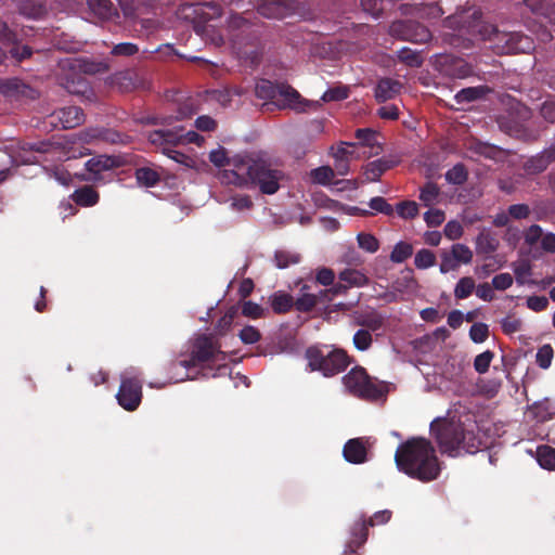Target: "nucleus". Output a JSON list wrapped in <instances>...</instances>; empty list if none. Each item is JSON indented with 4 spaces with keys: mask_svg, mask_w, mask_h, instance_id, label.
<instances>
[{
    "mask_svg": "<svg viewBox=\"0 0 555 555\" xmlns=\"http://www.w3.org/2000/svg\"><path fill=\"white\" fill-rule=\"evenodd\" d=\"M220 178L222 182L258 188L262 194L272 195L280 190L284 172L260 155H247L235 159L233 168L223 170Z\"/></svg>",
    "mask_w": 555,
    "mask_h": 555,
    "instance_id": "f257e3e1",
    "label": "nucleus"
},
{
    "mask_svg": "<svg viewBox=\"0 0 555 555\" xmlns=\"http://www.w3.org/2000/svg\"><path fill=\"white\" fill-rule=\"evenodd\" d=\"M395 463L399 472L422 482L434 481L441 473L436 449L424 437H412L401 442L395 453Z\"/></svg>",
    "mask_w": 555,
    "mask_h": 555,
    "instance_id": "f03ea898",
    "label": "nucleus"
},
{
    "mask_svg": "<svg viewBox=\"0 0 555 555\" xmlns=\"http://www.w3.org/2000/svg\"><path fill=\"white\" fill-rule=\"evenodd\" d=\"M430 434L441 452L450 456H457L462 451L474 454L481 447V439L460 422L434 421L430 424Z\"/></svg>",
    "mask_w": 555,
    "mask_h": 555,
    "instance_id": "7ed1b4c3",
    "label": "nucleus"
},
{
    "mask_svg": "<svg viewBox=\"0 0 555 555\" xmlns=\"http://www.w3.org/2000/svg\"><path fill=\"white\" fill-rule=\"evenodd\" d=\"M255 95L269 101L280 108L291 107L298 112H306L308 103L301 100L299 92L287 83H274L268 79H259L255 86Z\"/></svg>",
    "mask_w": 555,
    "mask_h": 555,
    "instance_id": "20e7f679",
    "label": "nucleus"
},
{
    "mask_svg": "<svg viewBox=\"0 0 555 555\" xmlns=\"http://www.w3.org/2000/svg\"><path fill=\"white\" fill-rule=\"evenodd\" d=\"M343 383L352 396L366 401H377L385 398L388 392L384 382L372 378L360 365L352 367L343 377Z\"/></svg>",
    "mask_w": 555,
    "mask_h": 555,
    "instance_id": "39448f33",
    "label": "nucleus"
},
{
    "mask_svg": "<svg viewBox=\"0 0 555 555\" xmlns=\"http://www.w3.org/2000/svg\"><path fill=\"white\" fill-rule=\"evenodd\" d=\"M306 358L311 371H319L325 377L344 372L352 361V358L341 348H334L325 352L318 346L309 347L306 350Z\"/></svg>",
    "mask_w": 555,
    "mask_h": 555,
    "instance_id": "423d86ee",
    "label": "nucleus"
},
{
    "mask_svg": "<svg viewBox=\"0 0 555 555\" xmlns=\"http://www.w3.org/2000/svg\"><path fill=\"white\" fill-rule=\"evenodd\" d=\"M224 359L225 354L221 351L219 341L211 335L201 334L196 336L192 343L190 359L172 362L171 369H176L177 366L190 369L206 362Z\"/></svg>",
    "mask_w": 555,
    "mask_h": 555,
    "instance_id": "0eeeda50",
    "label": "nucleus"
},
{
    "mask_svg": "<svg viewBox=\"0 0 555 555\" xmlns=\"http://www.w3.org/2000/svg\"><path fill=\"white\" fill-rule=\"evenodd\" d=\"M479 33L483 40L492 43V48L498 54L527 53L533 49L531 38H520L518 47H508V40L512 38L509 31L500 30L494 25H482Z\"/></svg>",
    "mask_w": 555,
    "mask_h": 555,
    "instance_id": "6e6552de",
    "label": "nucleus"
},
{
    "mask_svg": "<svg viewBox=\"0 0 555 555\" xmlns=\"http://www.w3.org/2000/svg\"><path fill=\"white\" fill-rule=\"evenodd\" d=\"M389 35L401 41L415 44L427 43L431 40V31L423 24L414 20H397L389 25Z\"/></svg>",
    "mask_w": 555,
    "mask_h": 555,
    "instance_id": "1a4fd4ad",
    "label": "nucleus"
},
{
    "mask_svg": "<svg viewBox=\"0 0 555 555\" xmlns=\"http://www.w3.org/2000/svg\"><path fill=\"white\" fill-rule=\"evenodd\" d=\"M126 165V160L122 156L116 155H98L90 159H88L85 164V168L88 171L89 176L86 178L88 181H92L94 183L105 184L112 178L107 179V172H111L113 169L124 167Z\"/></svg>",
    "mask_w": 555,
    "mask_h": 555,
    "instance_id": "9d476101",
    "label": "nucleus"
},
{
    "mask_svg": "<svg viewBox=\"0 0 555 555\" xmlns=\"http://www.w3.org/2000/svg\"><path fill=\"white\" fill-rule=\"evenodd\" d=\"M434 65L442 76L452 79H465L474 74L469 63L453 54L437 55Z\"/></svg>",
    "mask_w": 555,
    "mask_h": 555,
    "instance_id": "9b49d317",
    "label": "nucleus"
},
{
    "mask_svg": "<svg viewBox=\"0 0 555 555\" xmlns=\"http://www.w3.org/2000/svg\"><path fill=\"white\" fill-rule=\"evenodd\" d=\"M116 399L126 411H135L142 401V382L138 377L122 376Z\"/></svg>",
    "mask_w": 555,
    "mask_h": 555,
    "instance_id": "f8f14e48",
    "label": "nucleus"
},
{
    "mask_svg": "<svg viewBox=\"0 0 555 555\" xmlns=\"http://www.w3.org/2000/svg\"><path fill=\"white\" fill-rule=\"evenodd\" d=\"M498 124L501 131L528 144L534 143L541 138L540 130L530 128L511 116H501Z\"/></svg>",
    "mask_w": 555,
    "mask_h": 555,
    "instance_id": "ddd939ff",
    "label": "nucleus"
},
{
    "mask_svg": "<svg viewBox=\"0 0 555 555\" xmlns=\"http://www.w3.org/2000/svg\"><path fill=\"white\" fill-rule=\"evenodd\" d=\"M440 272L448 273L450 271L457 270L462 263H470L473 260V251L468 246L456 243L452 245L450 250H442L440 253Z\"/></svg>",
    "mask_w": 555,
    "mask_h": 555,
    "instance_id": "4468645a",
    "label": "nucleus"
},
{
    "mask_svg": "<svg viewBox=\"0 0 555 555\" xmlns=\"http://www.w3.org/2000/svg\"><path fill=\"white\" fill-rule=\"evenodd\" d=\"M48 121L54 128L73 129L83 124L85 113L79 106H65L50 114Z\"/></svg>",
    "mask_w": 555,
    "mask_h": 555,
    "instance_id": "2eb2a0df",
    "label": "nucleus"
},
{
    "mask_svg": "<svg viewBox=\"0 0 555 555\" xmlns=\"http://www.w3.org/2000/svg\"><path fill=\"white\" fill-rule=\"evenodd\" d=\"M0 93L5 96H24L33 100L38 96L36 89L16 77L0 78Z\"/></svg>",
    "mask_w": 555,
    "mask_h": 555,
    "instance_id": "dca6fc26",
    "label": "nucleus"
},
{
    "mask_svg": "<svg viewBox=\"0 0 555 555\" xmlns=\"http://www.w3.org/2000/svg\"><path fill=\"white\" fill-rule=\"evenodd\" d=\"M344 459L351 464H363L367 461V447L364 438L349 439L343 448Z\"/></svg>",
    "mask_w": 555,
    "mask_h": 555,
    "instance_id": "f3484780",
    "label": "nucleus"
},
{
    "mask_svg": "<svg viewBox=\"0 0 555 555\" xmlns=\"http://www.w3.org/2000/svg\"><path fill=\"white\" fill-rule=\"evenodd\" d=\"M182 129H158L150 132L149 141L155 146L162 147L165 146L175 147L180 144L184 138L181 133Z\"/></svg>",
    "mask_w": 555,
    "mask_h": 555,
    "instance_id": "a211bd4d",
    "label": "nucleus"
},
{
    "mask_svg": "<svg viewBox=\"0 0 555 555\" xmlns=\"http://www.w3.org/2000/svg\"><path fill=\"white\" fill-rule=\"evenodd\" d=\"M400 160L392 157H382L376 160L370 162L364 167V176L366 181L375 182L378 181L384 172L395 168L399 165Z\"/></svg>",
    "mask_w": 555,
    "mask_h": 555,
    "instance_id": "6ab92c4d",
    "label": "nucleus"
},
{
    "mask_svg": "<svg viewBox=\"0 0 555 555\" xmlns=\"http://www.w3.org/2000/svg\"><path fill=\"white\" fill-rule=\"evenodd\" d=\"M369 527L370 526L364 518H361L353 524L351 527V539L346 545L344 551L345 554L349 555L351 553H356L357 550L366 542L369 537Z\"/></svg>",
    "mask_w": 555,
    "mask_h": 555,
    "instance_id": "aec40b11",
    "label": "nucleus"
},
{
    "mask_svg": "<svg viewBox=\"0 0 555 555\" xmlns=\"http://www.w3.org/2000/svg\"><path fill=\"white\" fill-rule=\"evenodd\" d=\"M289 9L287 0H262L257 5L258 13L267 18H283Z\"/></svg>",
    "mask_w": 555,
    "mask_h": 555,
    "instance_id": "412c9836",
    "label": "nucleus"
},
{
    "mask_svg": "<svg viewBox=\"0 0 555 555\" xmlns=\"http://www.w3.org/2000/svg\"><path fill=\"white\" fill-rule=\"evenodd\" d=\"M402 89V83L392 78H382L375 87V99L378 103L396 98Z\"/></svg>",
    "mask_w": 555,
    "mask_h": 555,
    "instance_id": "4be33fe9",
    "label": "nucleus"
},
{
    "mask_svg": "<svg viewBox=\"0 0 555 555\" xmlns=\"http://www.w3.org/2000/svg\"><path fill=\"white\" fill-rule=\"evenodd\" d=\"M253 24L238 14H232L227 21L228 36L234 43H238L244 33H250Z\"/></svg>",
    "mask_w": 555,
    "mask_h": 555,
    "instance_id": "5701e85b",
    "label": "nucleus"
},
{
    "mask_svg": "<svg viewBox=\"0 0 555 555\" xmlns=\"http://www.w3.org/2000/svg\"><path fill=\"white\" fill-rule=\"evenodd\" d=\"M17 5L20 14L28 18H41L47 9L41 0H11Z\"/></svg>",
    "mask_w": 555,
    "mask_h": 555,
    "instance_id": "b1692460",
    "label": "nucleus"
},
{
    "mask_svg": "<svg viewBox=\"0 0 555 555\" xmlns=\"http://www.w3.org/2000/svg\"><path fill=\"white\" fill-rule=\"evenodd\" d=\"M72 199L81 207H92L99 203L100 194L91 185H83L74 191Z\"/></svg>",
    "mask_w": 555,
    "mask_h": 555,
    "instance_id": "393cba45",
    "label": "nucleus"
},
{
    "mask_svg": "<svg viewBox=\"0 0 555 555\" xmlns=\"http://www.w3.org/2000/svg\"><path fill=\"white\" fill-rule=\"evenodd\" d=\"M193 13L199 22L208 23L222 15V8L217 2H203L194 5Z\"/></svg>",
    "mask_w": 555,
    "mask_h": 555,
    "instance_id": "a878e982",
    "label": "nucleus"
},
{
    "mask_svg": "<svg viewBox=\"0 0 555 555\" xmlns=\"http://www.w3.org/2000/svg\"><path fill=\"white\" fill-rule=\"evenodd\" d=\"M499 240L488 229H482L476 237V251L479 255H489L499 247Z\"/></svg>",
    "mask_w": 555,
    "mask_h": 555,
    "instance_id": "bb28decb",
    "label": "nucleus"
},
{
    "mask_svg": "<svg viewBox=\"0 0 555 555\" xmlns=\"http://www.w3.org/2000/svg\"><path fill=\"white\" fill-rule=\"evenodd\" d=\"M90 12L101 21H108L117 15L111 0H86Z\"/></svg>",
    "mask_w": 555,
    "mask_h": 555,
    "instance_id": "cd10ccee",
    "label": "nucleus"
},
{
    "mask_svg": "<svg viewBox=\"0 0 555 555\" xmlns=\"http://www.w3.org/2000/svg\"><path fill=\"white\" fill-rule=\"evenodd\" d=\"M491 89L488 86H476L463 88L456 92L454 100L457 104H466L480 99H483Z\"/></svg>",
    "mask_w": 555,
    "mask_h": 555,
    "instance_id": "c85d7f7f",
    "label": "nucleus"
},
{
    "mask_svg": "<svg viewBox=\"0 0 555 555\" xmlns=\"http://www.w3.org/2000/svg\"><path fill=\"white\" fill-rule=\"evenodd\" d=\"M137 182L145 188L156 186L162 179L160 172L151 166L138 167L134 171Z\"/></svg>",
    "mask_w": 555,
    "mask_h": 555,
    "instance_id": "c756f323",
    "label": "nucleus"
},
{
    "mask_svg": "<svg viewBox=\"0 0 555 555\" xmlns=\"http://www.w3.org/2000/svg\"><path fill=\"white\" fill-rule=\"evenodd\" d=\"M338 279L351 287H362L369 284V278L357 269L347 268L338 273Z\"/></svg>",
    "mask_w": 555,
    "mask_h": 555,
    "instance_id": "7c9ffc66",
    "label": "nucleus"
},
{
    "mask_svg": "<svg viewBox=\"0 0 555 555\" xmlns=\"http://www.w3.org/2000/svg\"><path fill=\"white\" fill-rule=\"evenodd\" d=\"M469 11H462L461 13H455L453 15H450L443 20L444 27L452 28V29H464L467 27L466 16L473 17L474 20H478L481 16L480 11L474 10L469 15Z\"/></svg>",
    "mask_w": 555,
    "mask_h": 555,
    "instance_id": "2f4dec72",
    "label": "nucleus"
},
{
    "mask_svg": "<svg viewBox=\"0 0 555 555\" xmlns=\"http://www.w3.org/2000/svg\"><path fill=\"white\" fill-rule=\"evenodd\" d=\"M397 59L400 63L412 68H418L424 63L422 53L408 47H403L397 52Z\"/></svg>",
    "mask_w": 555,
    "mask_h": 555,
    "instance_id": "473e14b6",
    "label": "nucleus"
},
{
    "mask_svg": "<svg viewBox=\"0 0 555 555\" xmlns=\"http://www.w3.org/2000/svg\"><path fill=\"white\" fill-rule=\"evenodd\" d=\"M357 324L371 332L379 331L384 326V317L376 311L362 314L357 319Z\"/></svg>",
    "mask_w": 555,
    "mask_h": 555,
    "instance_id": "72a5a7b5",
    "label": "nucleus"
},
{
    "mask_svg": "<svg viewBox=\"0 0 555 555\" xmlns=\"http://www.w3.org/2000/svg\"><path fill=\"white\" fill-rule=\"evenodd\" d=\"M529 412L538 422H546L552 418V403L548 399L537 401L529 406Z\"/></svg>",
    "mask_w": 555,
    "mask_h": 555,
    "instance_id": "f704fd0d",
    "label": "nucleus"
},
{
    "mask_svg": "<svg viewBox=\"0 0 555 555\" xmlns=\"http://www.w3.org/2000/svg\"><path fill=\"white\" fill-rule=\"evenodd\" d=\"M301 260L298 253L280 249L274 253V263L279 269H286L292 264H297Z\"/></svg>",
    "mask_w": 555,
    "mask_h": 555,
    "instance_id": "c9c22d12",
    "label": "nucleus"
},
{
    "mask_svg": "<svg viewBox=\"0 0 555 555\" xmlns=\"http://www.w3.org/2000/svg\"><path fill=\"white\" fill-rule=\"evenodd\" d=\"M539 465L547 470L555 469V449L550 446H541L537 450Z\"/></svg>",
    "mask_w": 555,
    "mask_h": 555,
    "instance_id": "e433bc0d",
    "label": "nucleus"
},
{
    "mask_svg": "<svg viewBox=\"0 0 555 555\" xmlns=\"http://www.w3.org/2000/svg\"><path fill=\"white\" fill-rule=\"evenodd\" d=\"M415 13L424 20H436L443 15L442 8L437 3H420L415 7Z\"/></svg>",
    "mask_w": 555,
    "mask_h": 555,
    "instance_id": "4c0bfd02",
    "label": "nucleus"
},
{
    "mask_svg": "<svg viewBox=\"0 0 555 555\" xmlns=\"http://www.w3.org/2000/svg\"><path fill=\"white\" fill-rule=\"evenodd\" d=\"M319 301H324L319 295L305 293L294 301V307L299 312H310Z\"/></svg>",
    "mask_w": 555,
    "mask_h": 555,
    "instance_id": "58836bf2",
    "label": "nucleus"
},
{
    "mask_svg": "<svg viewBox=\"0 0 555 555\" xmlns=\"http://www.w3.org/2000/svg\"><path fill=\"white\" fill-rule=\"evenodd\" d=\"M271 307L275 313H286L294 307L293 297L285 293L274 294Z\"/></svg>",
    "mask_w": 555,
    "mask_h": 555,
    "instance_id": "ea45409f",
    "label": "nucleus"
},
{
    "mask_svg": "<svg viewBox=\"0 0 555 555\" xmlns=\"http://www.w3.org/2000/svg\"><path fill=\"white\" fill-rule=\"evenodd\" d=\"M413 254V247L410 243L399 242L395 245L391 254L390 260L395 263H401L410 258Z\"/></svg>",
    "mask_w": 555,
    "mask_h": 555,
    "instance_id": "a19ab883",
    "label": "nucleus"
},
{
    "mask_svg": "<svg viewBox=\"0 0 555 555\" xmlns=\"http://www.w3.org/2000/svg\"><path fill=\"white\" fill-rule=\"evenodd\" d=\"M476 285L470 276H464L459 280L454 288V296L456 299H465L472 295Z\"/></svg>",
    "mask_w": 555,
    "mask_h": 555,
    "instance_id": "79ce46f5",
    "label": "nucleus"
},
{
    "mask_svg": "<svg viewBox=\"0 0 555 555\" xmlns=\"http://www.w3.org/2000/svg\"><path fill=\"white\" fill-rule=\"evenodd\" d=\"M311 179L313 182L327 185L332 182L335 177V171L330 166H321L311 170Z\"/></svg>",
    "mask_w": 555,
    "mask_h": 555,
    "instance_id": "37998d69",
    "label": "nucleus"
},
{
    "mask_svg": "<svg viewBox=\"0 0 555 555\" xmlns=\"http://www.w3.org/2000/svg\"><path fill=\"white\" fill-rule=\"evenodd\" d=\"M352 343L357 350L366 351L373 344V336L370 331L360 328L354 333Z\"/></svg>",
    "mask_w": 555,
    "mask_h": 555,
    "instance_id": "c03bdc74",
    "label": "nucleus"
},
{
    "mask_svg": "<svg viewBox=\"0 0 555 555\" xmlns=\"http://www.w3.org/2000/svg\"><path fill=\"white\" fill-rule=\"evenodd\" d=\"M357 242L361 249L371 254L376 253L379 248L378 240L371 233H359L357 235Z\"/></svg>",
    "mask_w": 555,
    "mask_h": 555,
    "instance_id": "a18cd8bd",
    "label": "nucleus"
},
{
    "mask_svg": "<svg viewBox=\"0 0 555 555\" xmlns=\"http://www.w3.org/2000/svg\"><path fill=\"white\" fill-rule=\"evenodd\" d=\"M467 170L463 164H456L446 173L448 182L461 185L467 180Z\"/></svg>",
    "mask_w": 555,
    "mask_h": 555,
    "instance_id": "49530a36",
    "label": "nucleus"
},
{
    "mask_svg": "<svg viewBox=\"0 0 555 555\" xmlns=\"http://www.w3.org/2000/svg\"><path fill=\"white\" fill-rule=\"evenodd\" d=\"M553 357H554L553 347L550 344H545L542 347H540L537 351V354H535L537 364L541 369L546 370L551 366Z\"/></svg>",
    "mask_w": 555,
    "mask_h": 555,
    "instance_id": "de8ad7c7",
    "label": "nucleus"
},
{
    "mask_svg": "<svg viewBox=\"0 0 555 555\" xmlns=\"http://www.w3.org/2000/svg\"><path fill=\"white\" fill-rule=\"evenodd\" d=\"M435 254L426 248L418 250L414 258V264L417 269H427L435 264Z\"/></svg>",
    "mask_w": 555,
    "mask_h": 555,
    "instance_id": "09e8293b",
    "label": "nucleus"
},
{
    "mask_svg": "<svg viewBox=\"0 0 555 555\" xmlns=\"http://www.w3.org/2000/svg\"><path fill=\"white\" fill-rule=\"evenodd\" d=\"M396 211L403 219H413L418 215V205L414 201H403L397 204Z\"/></svg>",
    "mask_w": 555,
    "mask_h": 555,
    "instance_id": "8fccbe9b",
    "label": "nucleus"
},
{
    "mask_svg": "<svg viewBox=\"0 0 555 555\" xmlns=\"http://www.w3.org/2000/svg\"><path fill=\"white\" fill-rule=\"evenodd\" d=\"M494 358V352L491 350H486L478 356H476L474 360V369L479 374H485L489 371L490 364Z\"/></svg>",
    "mask_w": 555,
    "mask_h": 555,
    "instance_id": "3c124183",
    "label": "nucleus"
},
{
    "mask_svg": "<svg viewBox=\"0 0 555 555\" xmlns=\"http://www.w3.org/2000/svg\"><path fill=\"white\" fill-rule=\"evenodd\" d=\"M242 158L236 156L232 159L228 157L227 151L222 147L214 150L209 153V160L217 167L232 166L235 159Z\"/></svg>",
    "mask_w": 555,
    "mask_h": 555,
    "instance_id": "603ef678",
    "label": "nucleus"
},
{
    "mask_svg": "<svg viewBox=\"0 0 555 555\" xmlns=\"http://www.w3.org/2000/svg\"><path fill=\"white\" fill-rule=\"evenodd\" d=\"M349 291L348 285H346L345 282H341L340 280L335 283L333 282L332 285H330V288L320 291V296L323 297L324 301H330L333 299V297L346 295Z\"/></svg>",
    "mask_w": 555,
    "mask_h": 555,
    "instance_id": "864d4df0",
    "label": "nucleus"
},
{
    "mask_svg": "<svg viewBox=\"0 0 555 555\" xmlns=\"http://www.w3.org/2000/svg\"><path fill=\"white\" fill-rule=\"evenodd\" d=\"M440 193L439 186L434 182H427L422 189L420 199L426 205L430 206Z\"/></svg>",
    "mask_w": 555,
    "mask_h": 555,
    "instance_id": "5fc2aeb1",
    "label": "nucleus"
},
{
    "mask_svg": "<svg viewBox=\"0 0 555 555\" xmlns=\"http://www.w3.org/2000/svg\"><path fill=\"white\" fill-rule=\"evenodd\" d=\"M8 46H12V48L9 50V54L17 63H21L24 60H27L33 55V49L27 44L20 46L17 39H16L15 43H9Z\"/></svg>",
    "mask_w": 555,
    "mask_h": 555,
    "instance_id": "6e6d98bb",
    "label": "nucleus"
},
{
    "mask_svg": "<svg viewBox=\"0 0 555 555\" xmlns=\"http://www.w3.org/2000/svg\"><path fill=\"white\" fill-rule=\"evenodd\" d=\"M489 336V327L486 323H474L469 330V338L476 343H483Z\"/></svg>",
    "mask_w": 555,
    "mask_h": 555,
    "instance_id": "4d7b16f0",
    "label": "nucleus"
},
{
    "mask_svg": "<svg viewBox=\"0 0 555 555\" xmlns=\"http://www.w3.org/2000/svg\"><path fill=\"white\" fill-rule=\"evenodd\" d=\"M238 337L243 344L251 345L258 343L261 339V333L255 326L246 325L240 331Z\"/></svg>",
    "mask_w": 555,
    "mask_h": 555,
    "instance_id": "13d9d810",
    "label": "nucleus"
},
{
    "mask_svg": "<svg viewBox=\"0 0 555 555\" xmlns=\"http://www.w3.org/2000/svg\"><path fill=\"white\" fill-rule=\"evenodd\" d=\"M522 322L515 315H507L501 321V328L504 334L513 335L521 330Z\"/></svg>",
    "mask_w": 555,
    "mask_h": 555,
    "instance_id": "bf43d9fd",
    "label": "nucleus"
},
{
    "mask_svg": "<svg viewBox=\"0 0 555 555\" xmlns=\"http://www.w3.org/2000/svg\"><path fill=\"white\" fill-rule=\"evenodd\" d=\"M349 95V90L347 87H335L326 90L322 95V101L324 102H333V101H341L347 99Z\"/></svg>",
    "mask_w": 555,
    "mask_h": 555,
    "instance_id": "052dcab7",
    "label": "nucleus"
},
{
    "mask_svg": "<svg viewBox=\"0 0 555 555\" xmlns=\"http://www.w3.org/2000/svg\"><path fill=\"white\" fill-rule=\"evenodd\" d=\"M369 206L371 209L384 214L386 216H392L393 215V207L387 203V201L382 196H376L371 198L369 202Z\"/></svg>",
    "mask_w": 555,
    "mask_h": 555,
    "instance_id": "680f3d73",
    "label": "nucleus"
},
{
    "mask_svg": "<svg viewBox=\"0 0 555 555\" xmlns=\"http://www.w3.org/2000/svg\"><path fill=\"white\" fill-rule=\"evenodd\" d=\"M376 131L371 128H359L356 130V138L362 145L373 147L376 143Z\"/></svg>",
    "mask_w": 555,
    "mask_h": 555,
    "instance_id": "e2e57ef3",
    "label": "nucleus"
},
{
    "mask_svg": "<svg viewBox=\"0 0 555 555\" xmlns=\"http://www.w3.org/2000/svg\"><path fill=\"white\" fill-rule=\"evenodd\" d=\"M263 313H264V309L260 305H258L254 301H250V300L243 301L242 314L244 317L251 318V319H259L263 315Z\"/></svg>",
    "mask_w": 555,
    "mask_h": 555,
    "instance_id": "0e129e2a",
    "label": "nucleus"
},
{
    "mask_svg": "<svg viewBox=\"0 0 555 555\" xmlns=\"http://www.w3.org/2000/svg\"><path fill=\"white\" fill-rule=\"evenodd\" d=\"M315 281L322 286H330L335 281V272L327 267L318 268L315 270Z\"/></svg>",
    "mask_w": 555,
    "mask_h": 555,
    "instance_id": "69168bd1",
    "label": "nucleus"
},
{
    "mask_svg": "<svg viewBox=\"0 0 555 555\" xmlns=\"http://www.w3.org/2000/svg\"><path fill=\"white\" fill-rule=\"evenodd\" d=\"M139 52L137 44L131 42H121L113 47L112 54L117 56H132Z\"/></svg>",
    "mask_w": 555,
    "mask_h": 555,
    "instance_id": "338daca9",
    "label": "nucleus"
},
{
    "mask_svg": "<svg viewBox=\"0 0 555 555\" xmlns=\"http://www.w3.org/2000/svg\"><path fill=\"white\" fill-rule=\"evenodd\" d=\"M543 237L542 228L538 224L530 225L525 232V242L529 246L535 245Z\"/></svg>",
    "mask_w": 555,
    "mask_h": 555,
    "instance_id": "774afa93",
    "label": "nucleus"
}]
</instances>
